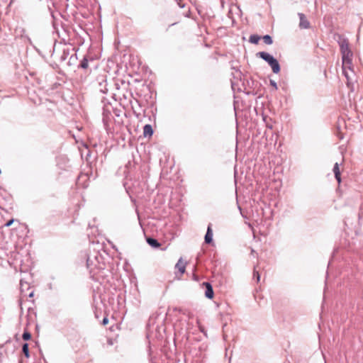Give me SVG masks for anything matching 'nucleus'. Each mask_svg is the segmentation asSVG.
<instances>
[{"mask_svg":"<svg viewBox=\"0 0 363 363\" xmlns=\"http://www.w3.org/2000/svg\"><path fill=\"white\" fill-rule=\"evenodd\" d=\"M108 318H106V317H105V318L103 319V324L105 325L108 324Z\"/></svg>","mask_w":363,"mask_h":363,"instance_id":"f3484780","label":"nucleus"},{"mask_svg":"<svg viewBox=\"0 0 363 363\" xmlns=\"http://www.w3.org/2000/svg\"><path fill=\"white\" fill-rule=\"evenodd\" d=\"M203 285H205L206 289L205 292V296L206 298L211 299L213 297V290L212 286L208 282H204Z\"/></svg>","mask_w":363,"mask_h":363,"instance_id":"20e7f679","label":"nucleus"},{"mask_svg":"<svg viewBox=\"0 0 363 363\" xmlns=\"http://www.w3.org/2000/svg\"><path fill=\"white\" fill-rule=\"evenodd\" d=\"M212 240H213V233L211 231L210 226H208L206 236H205V241L206 243H210V242H211Z\"/></svg>","mask_w":363,"mask_h":363,"instance_id":"9d476101","label":"nucleus"},{"mask_svg":"<svg viewBox=\"0 0 363 363\" xmlns=\"http://www.w3.org/2000/svg\"><path fill=\"white\" fill-rule=\"evenodd\" d=\"M333 172L335 174V179H337V182L340 184L341 182V177H340V170L339 167V164L336 162L333 167Z\"/></svg>","mask_w":363,"mask_h":363,"instance_id":"6e6552de","label":"nucleus"},{"mask_svg":"<svg viewBox=\"0 0 363 363\" xmlns=\"http://www.w3.org/2000/svg\"><path fill=\"white\" fill-rule=\"evenodd\" d=\"M22 283H23V281L20 280V284H22Z\"/></svg>","mask_w":363,"mask_h":363,"instance_id":"4be33fe9","label":"nucleus"},{"mask_svg":"<svg viewBox=\"0 0 363 363\" xmlns=\"http://www.w3.org/2000/svg\"><path fill=\"white\" fill-rule=\"evenodd\" d=\"M270 84L274 87L275 89H277V84L274 81L271 80Z\"/></svg>","mask_w":363,"mask_h":363,"instance_id":"dca6fc26","label":"nucleus"},{"mask_svg":"<svg viewBox=\"0 0 363 363\" xmlns=\"http://www.w3.org/2000/svg\"><path fill=\"white\" fill-rule=\"evenodd\" d=\"M259 275L257 274V280H259Z\"/></svg>","mask_w":363,"mask_h":363,"instance_id":"412c9836","label":"nucleus"},{"mask_svg":"<svg viewBox=\"0 0 363 363\" xmlns=\"http://www.w3.org/2000/svg\"><path fill=\"white\" fill-rule=\"evenodd\" d=\"M147 242L152 247H159L160 246V244L157 242V240L153 238H147Z\"/></svg>","mask_w":363,"mask_h":363,"instance_id":"9b49d317","label":"nucleus"},{"mask_svg":"<svg viewBox=\"0 0 363 363\" xmlns=\"http://www.w3.org/2000/svg\"><path fill=\"white\" fill-rule=\"evenodd\" d=\"M342 71L345 77L347 80V84L350 85L351 83H352L354 79V72L352 70L351 68L350 69H349L348 67H342Z\"/></svg>","mask_w":363,"mask_h":363,"instance_id":"f03ea898","label":"nucleus"},{"mask_svg":"<svg viewBox=\"0 0 363 363\" xmlns=\"http://www.w3.org/2000/svg\"><path fill=\"white\" fill-rule=\"evenodd\" d=\"M30 338V334L27 332H24V340H28Z\"/></svg>","mask_w":363,"mask_h":363,"instance_id":"2eb2a0df","label":"nucleus"},{"mask_svg":"<svg viewBox=\"0 0 363 363\" xmlns=\"http://www.w3.org/2000/svg\"><path fill=\"white\" fill-rule=\"evenodd\" d=\"M340 50L342 53V67H348V69H350V67L352 66V53L346 41L344 40L340 43Z\"/></svg>","mask_w":363,"mask_h":363,"instance_id":"f257e3e1","label":"nucleus"},{"mask_svg":"<svg viewBox=\"0 0 363 363\" xmlns=\"http://www.w3.org/2000/svg\"><path fill=\"white\" fill-rule=\"evenodd\" d=\"M262 60H264L267 63H269L274 57L268 52H260L257 53Z\"/></svg>","mask_w":363,"mask_h":363,"instance_id":"423d86ee","label":"nucleus"},{"mask_svg":"<svg viewBox=\"0 0 363 363\" xmlns=\"http://www.w3.org/2000/svg\"><path fill=\"white\" fill-rule=\"evenodd\" d=\"M298 17L300 18V23H299L300 28H303V29L308 28L310 26V23H309L308 21L306 19L305 15L301 13H299Z\"/></svg>","mask_w":363,"mask_h":363,"instance_id":"7ed1b4c3","label":"nucleus"},{"mask_svg":"<svg viewBox=\"0 0 363 363\" xmlns=\"http://www.w3.org/2000/svg\"><path fill=\"white\" fill-rule=\"evenodd\" d=\"M186 263L182 258H180L176 264V268L183 274L185 272Z\"/></svg>","mask_w":363,"mask_h":363,"instance_id":"39448f33","label":"nucleus"},{"mask_svg":"<svg viewBox=\"0 0 363 363\" xmlns=\"http://www.w3.org/2000/svg\"><path fill=\"white\" fill-rule=\"evenodd\" d=\"M263 40H264V42L267 45L272 44V42H273L271 36H269V35H264L263 38Z\"/></svg>","mask_w":363,"mask_h":363,"instance_id":"f8f14e48","label":"nucleus"},{"mask_svg":"<svg viewBox=\"0 0 363 363\" xmlns=\"http://www.w3.org/2000/svg\"><path fill=\"white\" fill-rule=\"evenodd\" d=\"M24 355L27 357L29 356L28 344H24Z\"/></svg>","mask_w":363,"mask_h":363,"instance_id":"4468645a","label":"nucleus"},{"mask_svg":"<svg viewBox=\"0 0 363 363\" xmlns=\"http://www.w3.org/2000/svg\"><path fill=\"white\" fill-rule=\"evenodd\" d=\"M33 296V292H31L30 294H29V296L30 297H32Z\"/></svg>","mask_w":363,"mask_h":363,"instance_id":"6ab92c4d","label":"nucleus"},{"mask_svg":"<svg viewBox=\"0 0 363 363\" xmlns=\"http://www.w3.org/2000/svg\"><path fill=\"white\" fill-rule=\"evenodd\" d=\"M83 67H86V64L82 65Z\"/></svg>","mask_w":363,"mask_h":363,"instance_id":"aec40b11","label":"nucleus"},{"mask_svg":"<svg viewBox=\"0 0 363 363\" xmlns=\"http://www.w3.org/2000/svg\"><path fill=\"white\" fill-rule=\"evenodd\" d=\"M13 223V220H10L7 223L6 225L7 226H10L11 225V223Z\"/></svg>","mask_w":363,"mask_h":363,"instance_id":"a211bd4d","label":"nucleus"},{"mask_svg":"<svg viewBox=\"0 0 363 363\" xmlns=\"http://www.w3.org/2000/svg\"><path fill=\"white\" fill-rule=\"evenodd\" d=\"M268 64L271 66L274 73L277 74L280 71V66L277 59L274 58Z\"/></svg>","mask_w":363,"mask_h":363,"instance_id":"0eeeda50","label":"nucleus"},{"mask_svg":"<svg viewBox=\"0 0 363 363\" xmlns=\"http://www.w3.org/2000/svg\"><path fill=\"white\" fill-rule=\"evenodd\" d=\"M259 40V37L258 35H251L250 38V41L254 44L257 43Z\"/></svg>","mask_w":363,"mask_h":363,"instance_id":"ddd939ff","label":"nucleus"},{"mask_svg":"<svg viewBox=\"0 0 363 363\" xmlns=\"http://www.w3.org/2000/svg\"><path fill=\"white\" fill-rule=\"evenodd\" d=\"M143 134L144 136H152L153 134V129L152 125L150 124H147L143 128Z\"/></svg>","mask_w":363,"mask_h":363,"instance_id":"1a4fd4ad","label":"nucleus"}]
</instances>
